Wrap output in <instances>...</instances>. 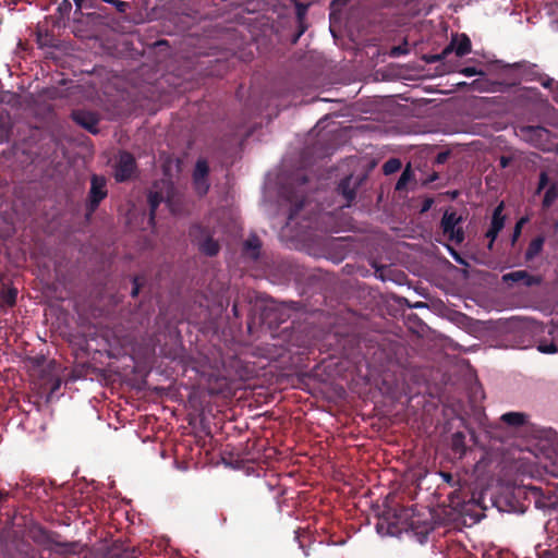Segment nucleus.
I'll list each match as a JSON object with an SVG mask.
<instances>
[{
    "label": "nucleus",
    "instance_id": "8fccbe9b",
    "mask_svg": "<svg viewBox=\"0 0 558 558\" xmlns=\"http://www.w3.org/2000/svg\"><path fill=\"white\" fill-rule=\"evenodd\" d=\"M433 203L434 201L432 198H426L423 203L422 211H427L432 207Z\"/></svg>",
    "mask_w": 558,
    "mask_h": 558
},
{
    "label": "nucleus",
    "instance_id": "7ed1b4c3",
    "mask_svg": "<svg viewBox=\"0 0 558 558\" xmlns=\"http://www.w3.org/2000/svg\"><path fill=\"white\" fill-rule=\"evenodd\" d=\"M411 508V515L408 518L405 533H412L423 542L427 535L434 530L433 515L430 510L418 511Z\"/></svg>",
    "mask_w": 558,
    "mask_h": 558
},
{
    "label": "nucleus",
    "instance_id": "49530a36",
    "mask_svg": "<svg viewBox=\"0 0 558 558\" xmlns=\"http://www.w3.org/2000/svg\"><path fill=\"white\" fill-rule=\"evenodd\" d=\"M511 161H512V157L511 156L502 155L499 158V166H500V168L505 169V168H507L511 163Z\"/></svg>",
    "mask_w": 558,
    "mask_h": 558
},
{
    "label": "nucleus",
    "instance_id": "603ef678",
    "mask_svg": "<svg viewBox=\"0 0 558 558\" xmlns=\"http://www.w3.org/2000/svg\"><path fill=\"white\" fill-rule=\"evenodd\" d=\"M438 179V173L437 172H433L429 178L425 181V183H430V182H434L435 180Z\"/></svg>",
    "mask_w": 558,
    "mask_h": 558
},
{
    "label": "nucleus",
    "instance_id": "412c9836",
    "mask_svg": "<svg viewBox=\"0 0 558 558\" xmlns=\"http://www.w3.org/2000/svg\"><path fill=\"white\" fill-rule=\"evenodd\" d=\"M544 243H545V238L543 235H537L536 238H534L530 242V244L526 248L525 259L526 260L534 259L542 252Z\"/></svg>",
    "mask_w": 558,
    "mask_h": 558
},
{
    "label": "nucleus",
    "instance_id": "393cba45",
    "mask_svg": "<svg viewBox=\"0 0 558 558\" xmlns=\"http://www.w3.org/2000/svg\"><path fill=\"white\" fill-rule=\"evenodd\" d=\"M17 298V289L16 288H9L7 290H3L0 294L1 303L12 307L16 303Z\"/></svg>",
    "mask_w": 558,
    "mask_h": 558
},
{
    "label": "nucleus",
    "instance_id": "09e8293b",
    "mask_svg": "<svg viewBox=\"0 0 558 558\" xmlns=\"http://www.w3.org/2000/svg\"><path fill=\"white\" fill-rule=\"evenodd\" d=\"M449 156V153H439L436 157L437 163H444Z\"/></svg>",
    "mask_w": 558,
    "mask_h": 558
},
{
    "label": "nucleus",
    "instance_id": "7c9ffc66",
    "mask_svg": "<svg viewBox=\"0 0 558 558\" xmlns=\"http://www.w3.org/2000/svg\"><path fill=\"white\" fill-rule=\"evenodd\" d=\"M101 2L111 4L119 14H125L131 9V4L122 0H99V4Z\"/></svg>",
    "mask_w": 558,
    "mask_h": 558
},
{
    "label": "nucleus",
    "instance_id": "79ce46f5",
    "mask_svg": "<svg viewBox=\"0 0 558 558\" xmlns=\"http://www.w3.org/2000/svg\"><path fill=\"white\" fill-rule=\"evenodd\" d=\"M72 10V3L70 2V0H63L59 7H58V11L61 13V14H69Z\"/></svg>",
    "mask_w": 558,
    "mask_h": 558
},
{
    "label": "nucleus",
    "instance_id": "4d7b16f0",
    "mask_svg": "<svg viewBox=\"0 0 558 558\" xmlns=\"http://www.w3.org/2000/svg\"><path fill=\"white\" fill-rule=\"evenodd\" d=\"M28 558H43L40 555H37L35 553H32Z\"/></svg>",
    "mask_w": 558,
    "mask_h": 558
},
{
    "label": "nucleus",
    "instance_id": "f8f14e48",
    "mask_svg": "<svg viewBox=\"0 0 558 558\" xmlns=\"http://www.w3.org/2000/svg\"><path fill=\"white\" fill-rule=\"evenodd\" d=\"M508 68L518 70L521 78L527 82H538V80L543 78V73L539 72L538 66L525 60L508 64Z\"/></svg>",
    "mask_w": 558,
    "mask_h": 558
},
{
    "label": "nucleus",
    "instance_id": "f704fd0d",
    "mask_svg": "<svg viewBox=\"0 0 558 558\" xmlns=\"http://www.w3.org/2000/svg\"><path fill=\"white\" fill-rule=\"evenodd\" d=\"M542 86L546 89H549L551 93L558 90V82H556L553 77H549L546 74H543V78L538 80Z\"/></svg>",
    "mask_w": 558,
    "mask_h": 558
},
{
    "label": "nucleus",
    "instance_id": "bb28decb",
    "mask_svg": "<svg viewBox=\"0 0 558 558\" xmlns=\"http://www.w3.org/2000/svg\"><path fill=\"white\" fill-rule=\"evenodd\" d=\"M209 166L205 159H198L195 165L193 178L208 179Z\"/></svg>",
    "mask_w": 558,
    "mask_h": 558
},
{
    "label": "nucleus",
    "instance_id": "58836bf2",
    "mask_svg": "<svg viewBox=\"0 0 558 558\" xmlns=\"http://www.w3.org/2000/svg\"><path fill=\"white\" fill-rule=\"evenodd\" d=\"M548 182H549L548 174L545 171H542L539 173V180H538V184H537V189H536V194H539L548 185Z\"/></svg>",
    "mask_w": 558,
    "mask_h": 558
},
{
    "label": "nucleus",
    "instance_id": "a19ab883",
    "mask_svg": "<svg viewBox=\"0 0 558 558\" xmlns=\"http://www.w3.org/2000/svg\"><path fill=\"white\" fill-rule=\"evenodd\" d=\"M498 234L499 232H497L496 230H492L489 228L486 231L485 236L489 240L487 244L488 250H493L495 240L497 239Z\"/></svg>",
    "mask_w": 558,
    "mask_h": 558
},
{
    "label": "nucleus",
    "instance_id": "9d476101",
    "mask_svg": "<svg viewBox=\"0 0 558 558\" xmlns=\"http://www.w3.org/2000/svg\"><path fill=\"white\" fill-rule=\"evenodd\" d=\"M472 50V43L470 37L462 33V34H453L451 36V40L449 45H447L444 48V54H450L452 52L456 53L457 57H464L469 54Z\"/></svg>",
    "mask_w": 558,
    "mask_h": 558
},
{
    "label": "nucleus",
    "instance_id": "ddd939ff",
    "mask_svg": "<svg viewBox=\"0 0 558 558\" xmlns=\"http://www.w3.org/2000/svg\"><path fill=\"white\" fill-rule=\"evenodd\" d=\"M505 282H520L522 281L525 287H532L539 283V279L530 275L526 270H515L502 276Z\"/></svg>",
    "mask_w": 558,
    "mask_h": 558
},
{
    "label": "nucleus",
    "instance_id": "5fc2aeb1",
    "mask_svg": "<svg viewBox=\"0 0 558 558\" xmlns=\"http://www.w3.org/2000/svg\"><path fill=\"white\" fill-rule=\"evenodd\" d=\"M232 312H233V314H234V316H235V317H238V316H239V311H238V305H236V303H234V304H233V306H232Z\"/></svg>",
    "mask_w": 558,
    "mask_h": 558
},
{
    "label": "nucleus",
    "instance_id": "f03ea898",
    "mask_svg": "<svg viewBox=\"0 0 558 558\" xmlns=\"http://www.w3.org/2000/svg\"><path fill=\"white\" fill-rule=\"evenodd\" d=\"M298 311L296 303H271L264 307L262 320L269 328H278L281 324L288 322L292 314Z\"/></svg>",
    "mask_w": 558,
    "mask_h": 558
},
{
    "label": "nucleus",
    "instance_id": "20e7f679",
    "mask_svg": "<svg viewBox=\"0 0 558 558\" xmlns=\"http://www.w3.org/2000/svg\"><path fill=\"white\" fill-rule=\"evenodd\" d=\"M520 136L534 147L549 151L553 149V133L541 125H523L519 128Z\"/></svg>",
    "mask_w": 558,
    "mask_h": 558
},
{
    "label": "nucleus",
    "instance_id": "c756f323",
    "mask_svg": "<svg viewBox=\"0 0 558 558\" xmlns=\"http://www.w3.org/2000/svg\"><path fill=\"white\" fill-rule=\"evenodd\" d=\"M401 166H402V163H401L400 159L390 158L383 165V172L386 175L396 173L397 171H399L401 169Z\"/></svg>",
    "mask_w": 558,
    "mask_h": 558
},
{
    "label": "nucleus",
    "instance_id": "13d9d810",
    "mask_svg": "<svg viewBox=\"0 0 558 558\" xmlns=\"http://www.w3.org/2000/svg\"><path fill=\"white\" fill-rule=\"evenodd\" d=\"M59 386H60V384H59V383H57V384L54 385V387H53V390L58 389V388H59Z\"/></svg>",
    "mask_w": 558,
    "mask_h": 558
},
{
    "label": "nucleus",
    "instance_id": "4c0bfd02",
    "mask_svg": "<svg viewBox=\"0 0 558 558\" xmlns=\"http://www.w3.org/2000/svg\"><path fill=\"white\" fill-rule=\"evenodd\" d=\"M143 282H144V278L141 276H135L133 278V280H132L133 287H132V291H131L132 298H136L138 295L140 290L143 286Z\"/></svg>",
    "mask_w": 558,
    "mask_h": 558
},
{
    "label": "nucleus",
    "instance_id": "2eb2a0df",
    "mask_svg": "<svg viewBox=\"0 0 558 558\" xmlns=\"http://www.w3.org/2000/svg\"><path fill=\"white\" fill-rule=\"evenodd\" d=\"M451 450L456 457L462 459L469 449L465 442V435L462 432H456L451 436Z\"/></svg>",
    "mask_w": 558,
    "mask_h": 558
},
{
    "label": "nucleus",
    "instance_id": "864d4df0",
    "mask_svg": "<svg viewBox=\"0 0 558 558\" xmlns=\"http://www.w3.org/2000/svg\"><path fill=\"white\" fill-rule=\"evenodd\" d=\"M8 498V493L0 489V502Z\"/></svg>",
    "mask_w": 558,
    "mask_h": 558
},
{
    "label": "nucleus",
    "instance_id": "39448f33",
    "mask_svg": "<svg viewBox=\"0 0 558 558\" xmlns=\"http://www.w3.org/2000/svg\"><path fill=\"white\" fill-rule=\"evenodd\" d=\"M189 235L202 254L214 257L219 253L220 245L218 241L214 240L207 228L201 225H193L190 228Z\"/></svg>",
    "mask_w": 558,
    "mask_h": 558
},
{
    "label": "nucleus",
    "instance_id": "6ab92c4d",
    "mask_svg": "<svg viewBox=\"0 0 558 558\" xmlns=\"http://www.w3.org/2000/svg\"><path fill=\"white\" fill-rule=\"evenodd\" d=\"M500 420L511 427H520L526 423L527 415L521 412H507L501 415Z\"/></svg>",
    "mask_w": 558,
    "mask_h": 558
},
{
    "label": "nucleus",
    "instance_id": "bf43d9fd",
    "mask_svg": "<svg viewBox=\"0 0 558 558\" xmlns=\"http://www.w3.org/2000/svg\"><path fill=\"white\" fill-rule=\"evenodd\" d=\"M555 149H556V153L558 154V142H557V145H556Z\"/></svg>",
    "mask_w": 558,
    "mask_h": 558
},
{
    "label": "nucleus",
    "instance_id": "cd10ccee",
    "mask_svg": "<svg viewBox=\"0 0 558 558\" xmlns=\"http://www.w3.org/2000/svg\"><path fill=\"white\" fill-rule=\"evenodd\" d=\"M193 186L198 196H205L210 187L208 179L193 178Z\"/></svg>",
    "mask_w": 558,
    "mask_h": 558
},
{
    "label": "nucleus",
    "instance_id": "ea45409f",
    "mask_svg": "<svg viewBox=\"0 0 558 558\" xmlns=\"http://www.w3.org/2000/svg\"><path fill=\"white\" fill-rule=\"evenodd\" d=\"M447 57H448V54H444V50H442L440 53L424 56V60L427 63H436V62H440V61L445 60Z\"/></svg>",
    "mask_w": 558,
    "mask_h": 558
},
{
    "label": "nucleus",
    "instance_id": "b1692460",
    "mask_svg": "<svg viewBox=\"0 0 558 558\" xmlns=\"http://www.w3.org/2000/svg\"><path fill=\"white\" fill-rule=\"evenodd\" d=\"M54 535L56 534H52V533L48 532L47 530L39 527L34 532L32 538L34 539V542H36L40 545H52Z\"/></svg>",
    "mask_w": 558,
    "mask_h": 558
},
{
    "label": "nucleus",
    "instance_id": "5701e85b",
    "mask_svg": "<svg viewBox=\"0 0 558 558\" xmlns=\"http://www.w3.org/2000/svg\"><path fill=\"white\" fill-rule=\"evenodd\" d=\"M287 198L289 202L292 203V206H291L289 215H288L287 223L289 225L296 218V216L300 214V211L304 208L305 197L304 196L296 197L294 201L290 196H288Z\"/></svg>",
    "mask_w": 558,
    "mask_h": 558
},
{
    "label": "nucleus",
    "instance_id": "37998d69",
    "mask_svg": "<svg viewBox=\"0 0 558 558\" xmlns=\"http://www.w3.org/2000/svg\"><path fill=\"white\" fill-rule=\"evenodd\" d=\"M460 73L465 76H474L481 74L482 72L477 70L475 66H465L460 71Z\"/></svg>",
    "mask_w": 558,
    "mask_h": 558
},
{
    "label": "nucleus",
    "instance_id": "dca6fc26",
    "mask_svg": "<svg viewBox=\"0 0 558 558\" xmlns=\"http://www.w3.org/2000/svg\"><path fill=\"white\" fill-rule=\"evenodd\" d=\"M157 185H154V189L149 191L147 202L149 206V220L153 222L155 220L156 210L158 206L165 201V194L161 191L156 190Z\"/></svg>",
    "mask_w": 558,
    "mask_h": 558
},
{
    "label": "nucleus",
    "instance_id": "f3484780",
    "mask_svg": "<svg viewBox=\"0 0 558 558\" xmlns=\"http://www.w3.org/2000/svg\"><path fill=\"white\" fill-rule=\"evenodd\" d=\"M351 177H345L340 181L337 187L339 194H341L345 199L347 206H350L356 197V191L355 187L351 186Z\"/></svg>",
    "mask_w": 558,
    "mask_h": 558
},
{
    "label": "nucleus",
    "instance_id": "a211bd4d",
    "mask_svg": "<svg viewBox=\"0 0 558 558\" xmlns=\"http://www.w3.org/2000/svg\"><path fill=\"white\" fill-rule=\"evenodd\" d=\"M53 550L58 555H72L80 553L81 544L78 542H60L56 538L52 542Z\"/></svg>",
    "mask_w": 558,
    "mask_h": 558
},
{
    "label": "nucleus",
    "instance_id": "c85d7f7f",
    "mask_svg": "<svg viewBox=\"0 0 558 558\" xmlns=\"http://www.w3.org/2000/svg\"><path fill=\"white\" fill-rule=\"evenodd\" d=\"M444 235L457 245H460L465 239L464 230L461 226L454 228L453 231H448Z\"/></svg>",
    "mask_w": 558,
    "mask_h": 558
},
{
    "label": "nucleus",
    "instance_id": "4468645a",
    "mask_svg": "<svg viewBox=\"0 0 558 558\" xmlns=\"http://www.w3.org/2000/svg\"><path fill=\"white\" fill-rule=\"evenodd\" d=\"M462 221V216H459L457 211H445L440 221L442 233L445 234L448 231H453L454 228L461 226Z\"/></svg>",
    "mask_w": 558,
    "mask_h": 558
},
{
    "label": "nucleus",
    "instance_id": "1a4fd4ad",
    "mask_svg": "<svg viewBox=\"0 0 558 558\" xmlns=\"http://www.w3.org/2000/svg\"><path fill=\"white\" fill-rule=\"evenodd\" d=\"M290 1L295 7L298 31L292 39V43L295 44L300 39V37L306 32V29L308 27V25L306 23L307 10L316 0H290Z\"/></svg>",
    "mask_w": 558,
    "mask_h": 558
},
{
    "label": "nucleus",
    "instance_id": "a878e982",
    "mask_svg": "<svg viewBox=\"0 0 558 558\" xmlns=\"http://www.w3.org/2000/svg\"><path fill=\"white\" fill-rule=\"evenodd\" d=\"M558 197V187L556 184H551L545 192L542 205L543 208H549Z\"/></svg>",
    "mask_w": 558,
    "mask_h": 558
},
{
    "label": "nucleus",
    "instance_id": "3c124183",
    "mask_svg": "<svg viewBox=\"0 0 558 558\" xmlns=\"http://www.w3.org/2000/svg\"><path fill=\"white\" fill-rule=\"evenodd\" d=\"M452 257L460 264H464V260L461 258V256L453 250L449 248Z\"/></svg>",
    "mask_w": 558,
    "mask_h": 558
},
{
    "label": "nucleus",
    "instance_id": "f257e3e1",
    "mask_svg": "<svg viewBox=\"0 0 558 558\" xmlns=\"http://www.w3.org/2000/svg\"><path fill=\"white\" fill-rule=\"evenodd\" d=\"M409 515H411L410 507H386L378 515L376 530L381 535L400 536L407 531Z\"/></svg>",
    "mask_w": 558,
    "mask_h": 558
},
{
    "label": "nucleus",
    "instance_id": "9b49d317",
    "mask_svg": "<svg viewBox=\"0 0 558 558\" xmlns=\"http://www.w3.org/2000/svg\"><path fill=\"white\" fill-rule=\"evenodd\" d=\"M71 118L76 124L88 132L93 134L98 133L97 125L99 123V118L95 112L77 109L72 111Z\"/></svg>",
    "mask_w": 558,
    "mask_h": 558
},
{
    "label": "nucleus",
    "instance_id": "0eeeda50",
    "mask_svg": "<svg viewBox=\"0 0 558 558\" xmlns=\"http://www.w3.org/2000/svg\"><path fill=\"white\" fill-rule=\"evenodd\" d=\"M135 157L129 151H120L114 166V179L117 182L129 181L136 171Z\"/></svg>",
    "mask_w": 558,
    "mask_h": 558
},
{
    "label": "nucleus",
    "instance_id": "6e6d98bb",
    "mask_svg": "<svg viewBox=\"0 0 558 558\" xmlns=\"http://www.w3.org/2000/svg\"><path fill=\"white\" fill-rule=\"evenodd\" d=\"M442 475H444V477H445V480H446L447 482H449V481L451 480V477H452V476H451V474H449V473H445V474H442Z\"/></svg>",
    "mask_w": 558,
    "mask_h": 558
},
{
    "label": "nucleus",
    "instance_id": "c9c22d12",
    "mask_svg": "<svg viewBox=\"0 0 558 558\" xmlns=\"http://www.w3.org/2000/svg\"><path fill=\"white\" fill-rule=\"evenodd\" d=\"M537 349L542 353L551 354L558 352V348L554 342L547 343V342H539L537 345Z\"/></svg>",
    "mask_w": 558,
    "mask_h": 558
},
{
    "label": "nucleus",
    "instance_id": "423d86ee",
    "mask_svg": "<svg viewBox=\"0 0 558 558\" xmlns=\"http://www.w3.org/2000/svg\"><path fill=\"white\" fill-rule=\"evenodd\" d=\"M107 180L102 175L93 174L90 178V189L86 199V217L89 218L99 207L100 203L107 197Z\"/></svg>",
    "mask_w": 558,
    "mask_h": 558
},
{
    "label": "nucleus",
    "instance_id": "2f4dec72",
    "mask_svg": "<svg viewBox=\"0 0 558 558\" xmlns=\"http://www.w3.org/2000/svg\"><path fill=\"white\" fill-rule=\"evenodd\" d=\"M77 10L82 9H95L101 10L99 0H73Z\"/></svg>",
    "mask_w": 558,
    "mask_h": 558
},
{
    "label": "nucleus",
    "instance_id": "473e14b6",
    "mask_svg": "<svg viewBox=\"0 0 558 558\" xmlns=\"http://www.w3.org/2000/svg\"><path fill=\"white\" fill-rule=\"evenodd\" d=\"M413 174L411 172V170L409 168H407L400 175V178L398 179L397 183H396V190L397 191H402L403 189H405L408 182L412 179Z\"/></svg>",
    "mask_w": 558,
    "mask_h": 558
},
{
    "label": "nucleus",
    "instance_id": "4be33fe9",
    "mask_svg": "<svg viewBox=\"0 0 558 558\" xmlns=\"http://www.w3.org/2000/svg\"><path fill=\"white\" fill-rule=\"evenodd\" d=\"M260 246V240L257 236H252L244 242V252L256 259L259 256Z\"/></svg>",
    "mask_w": 558,
    "mask_h": 558
},
{
    "label": "nucleus",
    "instance_id": "a18cd8bd",
    "mask_svg": "<svg viewBox=\"0 0 558 558\" xmlns=\"http://www.w3.org/2000/svg\"><path fill=\"white\" fill-rule=\"evenodd\" d=\"M486 84H487V81L485 80H474L472 82V87L473 89H476V90H486Z\"/></svg>",
    "mask_w": 558,
    "mask_h": 558
},
{
    "label": "nucleus",
    "instance_id": "e433bc0d",
    "mask_svg": "<svg viewBox=\"0 0 558 558\" xmlns=\"http://www.w3.org/2000/svg\"><path fill=\"white\" fill-rule=\"evenodd\" d=\"M409 47H408V43L404 41L403 45H399V46H395L391 48L390 50V56L391 57H400V56H404V54H408L409 53Z\"/></svg>",
    "mask_w": 558,
    "mask_h": 558
},
{
    "label": "nucleus",
    "instance_id": "72a5a7b5",
    "mask_svg": "<svg viewBox=\"0 0 558 558\" xmlns=\"http://www.w3.org/2000/svg\"><path fill=\"white\" fill-rule=\"evenodd\" d=\"M527 217H522L520 218L515 226H514V229H513V233H512V236H511V244L514 245L515 242L518 241V239L520 238L521 235V232H522V228L523 226L527 222Z\"/></svg>",
    "mask_w": 558,
    "mask_h": 558
},
{
    "label": "nucleus",
    "instance_id": "6e6552de",
    "mask_svg": "<svg viewBox=\"0 0 558 558\" xmlns=\"http://www.w3.org/2000/svg\"><path fill=\"white\" fill-rule=\"evenodd\" d=\"M141 550L130 541L117 539L107 549L105 558H137Z\"/></svg>",
    "mask_w": 558,
    "mask_h": 558
},
{
    "label": "nucleus",
    "instance_id": "c03bdc74",
    "mask_svg": "<svg viewBox=\"0 0 558 558\" xmlns=\"http://www.w3.org/2000/svg\"><path fill=\"white\" fill-rule=\"evenodd\" d=\"M538 558H558V547L543 551Z\"/></svg>",
    "mask_w": 558,
    "mask_h": 558
},
{
    "label": "nucleus",
    "instance_id": "aec40b11",
    "mask_svg": "<svg viewBox=\"0 0 558 558\" xmlns=\"http://www.w3.org/2000/svg\"><path fill=\"white\" fill-rule=\"evenodd\" d=\"M504 208H505V205L502 202L495 207L493 215H492L489 229L496 230L497 232H500L504 229V227H505V216L502 214Z\"/></svg>",
    "mask_w": 558,
    "mask_h": 558
},
{
    "label": "nucleus",
    "instance_id": "de8ad7c7",
    "mask_svg": "<svg viewBox=\"0 0 558 558\" xmlns=\"http://www.w3.org/2000/svg\"><path fill=\"white\" fill-rule=\"evenodd\" d=\"M349 3V0H332L331 8L335 10L341 9Z\"/></svg>",
    "mask_w": 558,
    "mask_h": 558
}]
</instances>
